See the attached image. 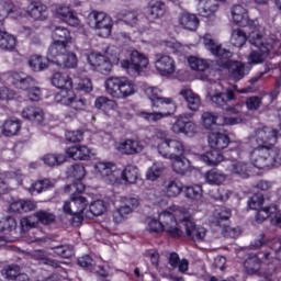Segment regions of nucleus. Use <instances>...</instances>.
Returning <instances> with one entry per match:
<instances>
[{"instance_id": "nucleus-1", "label": "nucleus", "mask_w": 281, "mask_h": 281, "mask_svg": "<svg viewBox=\"0 0 281 281\" xmlns=\"http://www.w3.org/2000/svg\"><path fill=\"white\" fill-rule=\"evenodd\" d=\"M156 139H160L157 144V151L165 159L171 160V168L177 175H188L192 170V165L188 160V155H192V150L186 146L183 140L178 138H166V133L157 132Z\"/></svg>"}, {"instance_id": "nucleus-2", "label": "nucleus", "mask_w": 281, "mask_h": 281, "mask_svg": "<svg viewBox=\"0 0 281 281\" xmlns=\"http://www.w3.org/2000/svg\"><path fill=\"white\" fill-rule=\"evenodd\" d=\"M183 214L184 218L190 216V213L186 211V207L172 205L168 210L158 212V220L151 218L148 221L147 229L151 234H168L172 238H181L183 231L179 227L177 218H181Z\"/></svg>"}, {"instance_id": "nucleus-3", "label": "nucleus", "mask_w": 281, "mask_h": 281, "mask_svg": "<svg viewBox=\"0 0 281 281\" xmlns=\"http://www.w3.org/2000/svg\"><path fill=\"white\" fill-rule=\"evenodd\" d=\"M202 41L204 47L211 50L213 56L220 58L221 65H223V67H227L231 80L238 82L239 80H243L249 71H251V68L243 64V61H229V58H232V52L222 48L221 44H218L212 35L205 34L202 37Z\"/></svg>"}, {"instance_id": "nucleus-4", "label": "nucleus", "mask_w": 281, "mask_h": 281, "mask_svg": "<svg viewBox=\"0 0 281 281\" xmlns=\"http://www.w3.org/2000/svg\"><path fill=\"white\" fill-rule=\"evenodd\" d=\"M248 42L258 50H252L248 57V65H260L265 63L270 52L281 49V42L278 40H269L265 42V27H258L248 34Z\"/></svg>"}, {"instance_id": "nucleus-5", "label": "nucleus", "mask_w": 281, "mask_h": 281, "mask_svg": "<svg viewBox=\"0 0 281 281\" xmlns=\"http://www.w3.org/2000/svg\"><path fill=\"white\" fill-rule=\"evenodd\" d=\"M87 61L91 69L106 76L113 71V65L120 63V48H117V46H110L104 55L90 53L87 55Z\"/></svg>"}, {"instance_id": "nucleus-6", "label": "nucleus", "mask_w": 281, "mask_h": 281, "mask_svg": "<svg viewBox=\"0 0 281 281\" xmlns=\"http://www.w3.org/2000/svg\"><path fill=\"white\" fill-rule=\"evenodd\" d=\"M2 80H9L11 85L15 86V89L24 91L31 102H38L43 98V90L36 86V80L24 72L4 74Z\"/></svg>"}, {"instance_id": "nucleus-7", "label": "nucleus", "mask_w": 281, "mask_h": 281, "mask_svg": "<svg viewBox=\"0 0 281 281\" xmlns=\"http://www.w3.org/2000/svg\"><path fill=\"white\" fill-rule=\"evenodd\" d=\"M248 155L250 164L259 170L278 168V166H281V156L272 147L257 146L254 147Z\"/></svg>"}, {"instance_id": "nucleus-8", "label": "nucleus", "mask_w": 281, "mask_h": 281, "mask_svg": "<svg viewBox=\"0 0 281 281\" xmlns=\"http://www.w3.org/2000/svg\"><path fill=\"white\" fill-rule=\"evenodd\" d=\"M183 192V183L177 178H168L162 181L161 192H155L148 196L154 205L166 207L168 199H177Z\"/></svg>"}, {"instance_id": "nucleus-9", "label": "nucleus", "mask_w": 281, "mask_h": 281, "mask_svg": "<svg viewBox=\"0 0 281 281\" xmlns=\"http://www.w3.org/2000/svg\"><path fill=\"white\" fill-rule=\"evenodd\" d=\"M105 91L111 98L125 100V98L135 95L137 86L134 80H131L127 77H111L105 81Z\"/></svg>"}, {"instance_id": "nucleus-10", "label": "nucleus", "mask_w": 281, "mask_h": 281, "mask_svg": "<svg viewBox=\"0 0 281 281\" xmlns=\"http://www.w3.org/2000/svg\"><path fill=\"white\" fill-rule=\"evenodd\" d=\"M93 170L98 179H102L109 186H122V170L110 161H99L93 165Z\"/></svg>"}, {"instance_id": "nucleus-11", "label": "nucleus", "mask_w": 281, "mask_h": 281, "mask_svg": "<svg viewBox=\"0 0 281 281\" xmlns=\"http://www.w3.org/2000/svg\"><path fill=\"white\" fill-rule=\"evenodd\" d=\"M88 25L91 30H97L102 38H109L113 32V18L102 11H91L88 14Z\"/></svg>"}, {"instance_id": "nucleus-12", "label": "nucleus", "mask_w": 281, "mask_h": 281, "mask_svg": "<svg viewBox=\"0 0 281 281\" xmlns=\"http://www.w3.org/2000/svg\"><path fill=\"white\" fill-rule=\"evenodd\" d=\"M154 108L160 109L161 112H140L139 117L146 120L147 122H159V120H164L166 117H170L175 115L177 111V102L172 98L164 97Z\"/></svg>"}, {"instance_id": "nucleus-13", "label": "nucleus", "mask_w": 281, "mask_h": 281, "mask_svg": "<svg viewBox=\"0 0 281 281\" xmlns=\"http://www.w3.org/2000/svg\"><path fill=\"white\" fill-rule=\"evenodd\" d=\"M55 102L64 106H71L77 113H82L89 109V101L87 99L76 95L74 90L64 89L55 95Z\"/></svg>"}, {"instance_id": "nucleus-14", "label": "nucleus", "mask_w": 281, "mask_h": 281, "mask_svg": "<svg viewBox=\"0 0 281 281\" xmlns=\"http://www.w3.org/2000/svg\"><path fill=\"white\" fill-rule=\"evenodd\" d=\"M94 106L98 111H102L104 120H106L110 125L117 124L119 120L122 117L117 101L113 99L99 97L94 101Z\"/></svg>"}, {"instance_id": "nucleus-15", "label": "nucleus", "mask_w": 281, "mask_h": 281, "mask_svg": "<svg viewBox=\"0 0 281 281\" xmlns=\"http://www.w3.org/2000/svg\"><path fill=\"white\" fill-rule=\"evenodd\" d=\"M63 210L65 214H70V216L87 218V212H89V202L87 201V198L72 192L70 200L64 202Z\"/></svg>"}, {"instance_id": "nucleus-16", "label": "nucleus", "mask_w": 281, "mask_h": 281, "mask_svg": "<svg viewBox=\"0 0 281 281\" xmlns=\"http://www.w3.org/2000/svg\"><path fill=\"white\" fill-rule=\"evenodd\" d=\"M150 60L148 56L139 53V50H132L130 53V60L123 59L121 61V67L126 69L127 74H142L145 69H148Z\"/></svg>"}, {"instance_id": "nucleus-17", "label": "nucleus", "mask_w": 281, "mask_h": 281, "mask_svg": "<svg viewBox=\"0 0 281 281\" xmlns=\"http://www.w3.org/2000/svg\"><path fill=\"white\" fill-rule=\"evenodd\" d=\"M48 60L52 65L61 69H76L78 67V56L75 53L67 52V47L61 50L57 49L56 53L48 50Z\"/></svg>"}, {"instance_id": "nucleus-18", "label": "nucleus", "mask_w": 281, "mask_h": 281, "mask_svg": "<svg viewBox=\"0 0 281 281\" xmlns=\"http://www.w3.org/2000/svg\"><path fill=\"white\" fill-rule=\"evenodd\" d=\"M231 144L233 145L232 148H235V150H233V160L231 161L226 170L227 172H231V175H237L238 177H243V179H247L249 177V165L244 161L234 159L236 155L240 157V150H243L247 145L240 142H235Z\"/></svg>"}, {"instance_id": "nucleus-19", "label": "nucleus", "mask_w": 281, "mask_h": 281, "mask_svg": "<svg viewBox=\"0 0 281 281\" xmlns=\"http://www.w3.org/2000/svg\"><path fill=\"white\" fill-rule=\"evenodd\" d=\"M52 38L53 43L50 44L48 52H52L53 54H56L57 49L63 50L67 45L75 43L71 32L65 26H56L52 31Z\"/></svg>"}, {"instance_id": "nucleus-20", "label": "nucleus", "mask_w": 281, "mask_h": 281, "mask_svg": "<svg viewBox=\"0 0 281 281\" xmlns=\"http://www.w3.org/2000/svg\"><path fill=\"white\" fill-rule=\"evenodd\" d=\"M67 177H69V179H75L77 182L67 186L65 192H77V194H82L86 187L81 181L87 177V169H85V166L80 164L70 166L67 169Z\"/></svg>"}, {"instance_id": "nucleus-21", "label": "nucleus", "mask_w": 281, "mask_h": 281, "mask_svg": "<svg viewBox=\"0 0 281 281\" xmlns=\"http://www.w3.org/2000/svg\"><path fill=\"white\" fill-rule=\"evenodd\" d=\"M233 23L239 27H249L250 32L258 31V27H262L258 24V21L249 19V12L245 7L236 4L231 10Z\"/></svg>"}, {"instance_id": "nucleus-22", "label": "nucleus", "mask_w": 281, "mask_h": 281, "mask_svg": "<svg viewBox=\"0 0 281 281\" xmlns=\"http://www.w3.org/2000/svg\"><path fill=\"white\" fill-rule=\"evenodd\" d=\"M186 212L189 213V216L184 217L183 214H180L178 221H182L184 223V229L188 238H191L194 243H203L204 240H207V229L190 221L191 213L187 209Z\"/></svg>"}, {"instance_id": "nucleus-23", "label": "nucleus", "mask_w": 281, "mask_h": 281, "mask_svg": "<svg viewBox=\"0 0 281 281\" xmlns=\"http://www.w3.org/2000/svg\"><path fill=\"white\" fill-rule=\"evenodd\" d=\"M154 65L156 71L166 78L169 76H172L175 71H177V64L175 61V58H172L170 55H166L162 53H158L154 56Z\"/></svg>"}, {"instance_id": "nucleus-24", "label": "nucleus", "mask_w": 281, "mask_h": 281, "mask_svg": "<svg viewBox=\"0 0 281 281\" xmlns=\"http://www.w3.org/2000/svg\"><path fill=\"white\" fill-rule=\"evenodd\" d=\"M250 139L251 142H256L257 146L273 148L278 143V132L271 127L257 128Z\"/></svg>"}, {"instance_id": "nucleus-25", "label": "nucleus", "mask_w": 281, "mask_h": 281, "mask_svg": "<svg viewBox=\"0 0 281 281\" xmlns=\"http://www.w3.org/2000/svg\"><path fill=\"white\" fill-rule=\"evenodd\" d=\"M55 16L59 19V21H63V23H66V25H70V27H77V30L85 27L82 21L78 18V13L67 5L56 7Z\"/></svg>"}, {"instance_id": "nucleus-26", "label": "nucleus", "mask_w": 281, "mask_h": 281, "mask_svg": "<svg viewBox=\"0 0 281 281\" xmlns=\"http://www.w3.org/2000/svg\"><path fill=\"white\" fill-rule=\"evenodd\" d=\"M241 122L240 117H223L212 112H204L202 114V124L206 128H212L214 124H217V126H234Z\"/></svg>"}, {"instance_id": "nucleus-27", "label": "nucleus", "mask_w": 281, "mask_h": 281, "mask_svg": "<svg viewBox=\"0 0 281 281\" xmlns=\"http://www.w3.org/2000/svg\"><path fill=\"white\" fill-rule=\"evenodd\" d=\"M172 133L176 135H187V137H194L198 133L196 123L188 120V115L181 114L177 117L176 122L171 126Z\"/></svg>"}, {"instance_id": "nucleus-28", "label": "nucleus", "mask_w": 281, "mask_h": 281, "mask_svg": "<svg viewBox=\"0 0 281 281\" xmlns=\"http://www.w3.org/2000/svg\"><path fill=\"white\" fill-rule=\"evenodd\" d=\"M66 157L74 159V161H89L91 157L95 155L93 149L87 147V145H75L67 147L65 150Z\"/></svg>"}, {"instance_id": "nucleus-29", "label": "nucleus", "mask_w": 281, "mask_h": 281, "mask_svg": "<svg viewBox=\"0 0 281 281\" xmlns=\"http://www.w3.org/2000/svg\"><path fill=\"white\" fill-rule=\"evenodd\" d=\"M146 148V143L144 140L137 139H125L117 144L116 150L123 155H137Z\"/></svg>"}, {"instance_id": "nucleus-30", "label": "nucleus", "mask_w": 281, "mask_h": 281, "mask_svg": "<svg viewBox=\"0 0 281 281\" xmlns=\"http://www.w3.org/2000/svg\"><path fill=\"white\" fill-rule=\"evenodd\" d=\"M198 12L200 16L205 19H216L218 12V0H196Z\"/></svg>"}, {"instance_id": "nucleus-31", "label": "nucleus", "mask_w": 281, "mask_h": 281, "mask_svg": "<svg viewBox=\"0 0 281 281\" xmlns=\"http://www.w3.org/2000/svg\"><path fill=\"white\" fill-rule=\"evenodd\" d=\"M25 14L31 16V19H34L35 21H45L47 19V5L36 2V1H31L27 3V5L24 8Z\"/></svg>"}, {"instance_id": "nucleus-32", "label": "nucleus", "mask_w": 281, "mask_h": 281, "mask_svg": "<svg viewBox=\"0 0 281 281\" xmlns=\"http://www.w3.org/2000/svg\"><path fill=\"white\" fill-rule=\"evenodd\" d=\"M78 265L79 267L89 269V271H91L92 273H98L102 278H106V276H109V266L95 265L93 259L89 255L80 257L78 259Z\"/></svg>"}, {"instance_id": "nucleus-33", "label": "nucleus", "mask_w": 281, "mask_h": 281, "mask_svg": "<svg viewBox=\"0 0 281 281\" xmlns=\"http://www.w3.org/2000/svg\"><path fill=\"white\" fill-rule=\"evenodd\" d=\"M179 95L183 97V100L187 102V106L190 111H198L201 109V97L196 92L192 91V89L182 88Z\"/></svg>"}, {"instance_id": "nucleus-34", "label": "nucleus", "mask_w": 281, "mask_h": 281, "mask_svg": "<svg viewBox=\"0 0 281 281\" xmlns=\"http://www.w3.org/2000/svg\"><path fill=\"white\" fill-rule=\"evenodd\" d=\"M50 82L53 87L60 89V91L65 89H74V80L67 72L57 71L53 74Z\"/></svg>"}, {"instance_id": "nucleus-35", "label": "nucleus", "mask_w": 281, "mask_h": 281, "mask_svg": "<svg viewBox=\"0 0 281 281\" xmlns=\"http://www.w3.org/2000/svg\"><path fill=\"white\" fill-rule=\"evenodd\" d=\"M229 177L218 169H211L204 173V181L209 186H225Z\"/></svg>"}, {"instance_id": "nucleus-36", "label": "nucleus", "mask_w": 281, "mask_h": 281, "mask_svg": "<svg viewBox=\"0 0 281 281\" xmlns=\"http://www.w3.org/2000/svg\"><path fill=\"white\" fill-rule=\"evenodd\" d=\"M22 117L33 124H43L45 122V112L41 108L26 106L22 110Z\"/></svg>"}, {"instance_id": "nucleus-37", "label": "nucleus", "mask_w": 281, "mask_h": 281, "mask_svg": "<svg viewBox=\"0 0 281 281\" xmlns=\"http://www.w3.org/2000/svg\"><path fill=\"white\" fill-rule=\"evenodd\" d=\"M7 181H15V186H21L23 183V173L21 171L0 173V195L5 194L9 190Z\"/></svg>"}, {"instance_id": "nucleus-38", "label": "nucleus", "mask_w": 281, "mask_h": 281, "mask_svg": "<svg viewBox=\"0 0 281 281\" xmlns=\"http://www.w3.org/2000/svg\"><path fill=\"white\" fill-rule=\"evenodd\" d=\"M9 210L14 214H25L27 212H34L36 210V203L31 200H14L11 202Z\"/></svg>"}, {"instance_id": "nucleus-39", "label": "nucleus", "mask_w": 281, "mask_h": 281, "mask_svg": "<svg viewBox=\"0 0 281 281\" xmlns=\"http://www.w3.org/2000/svg\"><path fill=\"white\" fill-rule=\"evenodd\" d=\"M8 16H11V19H19V16H23V11L14 4L10 7L5 1L0 0V25L8 19Z\"/></svg>"}, {"instance_id": "nucleus-40", "label": "nucleus", "mask_w": 281, "mask_h": 281, "mask_svg": "<svg viewBox=\"0 0 281 281\" xmlns=\"http://www.w3.org/2000/svg\"><path fill=\"white\" fill-rule=\"evenodd\" d=\"M209 146L215 150H224L229 146V136L223 133H211L209 135Z\"/></svg>"}, {"instance_id": "nucleus-41", "label": "nucleus", "mask_w": 281, "mask_h": 281, "mask_svg": "<svg viewBox=\"0 0 281 281\" xmlns=\"http://www.w3.org/2000/svg\"><path fill=\"white\" fill-rule=\"evenodd\" d=\"M182 192L186 199H190V201H195L198 205L203 203V187L199 184L183 186Z\"/></svg>"}, {"instance_id": "nucleus-42", "label": "nucleus", "mask_w": 281, "mask_h": 281, "mask_svg": "<svg viewBox=\"0 0 281 281\" xmlns=\"http://www.w3.org/2000/svg\"><path fill=\"white\" fill-rule=\"evenodd\" d=\"M49 52H47L46 58L41 55H33L29 58V66L32 71H45L47 67H49V63H52L48 58Z\"/></svg>"}, {"instance_id": "nucleus-43", "label": "nucleus", "mask_w": 281, "mask_h": 281, "mask_svg": "<svg viewBox=\"0 0 281 281\" xmlns=\"http://www.w3.org/2000/svg\"><path fill=\"white\" fill-rule=\"evenodd\" d=\"M179 24L183 30H189V32H194L199 27V18L192 13H181L179 15Z\"/></svg>"}, {"instance_id": "nucleus-44", "label": "nucleus", "mask_w": 281, "mask_h": 281, "mask_svg": "<svg viewBox=\"0 0 281 281\" xmlns=\"http://www.w3.org/2000/svg\"><path fill=\"white\" fill-rule=\"evenodd\" d=\"M209 97L213 102V104H217V106H223L227 104V102H232V100H234L235 98L234 91L232 89H227L226 93L218 92V91L210 92Z\"/></svg>"}, {"instance_id": "nucleus-45", "label": "nucleus", "mask_w": 281, "mask_h": 281, "mask_svg": "<svg viewBox=\"0 0 281 281\" xmlns=\"http://www.w3.org/2000/svg\"><path fill=\"white\" fill-rule=\"evenodd\" d=\"M19 131H21V121L19 120L9 119L1 126L4 137H14V135H19Z\"/></svg>"}, {"instance_id": "nucleus-46", "label": "nucleus", "mask_w": 281, "mask_h": 281, "mask_svg": "<svg viewBox=\"0 0 281 281\" xmlns=\"http://www.w3.org/2000/svg\"><path fill=\"white\" fill-rule=\"evenodd\" d=\"M164 172H166V165L164 162H154L146 171L145 179L147 181H157V179H161L164 177Z\"/></svg>"}, {"instance_id": "nucleus-47", "label": "nucleus", "mask_w": 281, "mask_h": 281, "mask_svg": "<svg viewBox=\"0 0 281 281\" xmlns=\"http://www.w3.org/2000/svg\"><path fill=\"white\" fill-rule=\"evenodd\" d=\"M32 256L35 260L42 262V265H48V267H53L54 269H58L60 265H67L65 261L49 259V254H47L45 250H34Z\"/></svg>"}, {"instance_id": "nucleus-48", "label": "nucleus", "mask_w": 281, "mask_h": 281, "mask_svg": "<svg viewBox=\"0 0 281 281\" xmlns=\"http://www.w3.org/2000/svg\"><path fill=\"white\" fill-rule=\"evenodd\" d=\"M198 157L200 161H203L207 166H218V164L225 159L216 149L207 151L206 154Z\"/></svg>"}, {"instance_id": "nucleus-49", "label": "nucleus", "mask_w": 281, "mask_h": 281, "mask_svg": "<svg viewBox=\"0 0 281 281\" xmlns=\"http://www.w3.org/2000/svg\"><path fill=\"white\" fill-rule=\"evenodd\" d=\"M148 12V18L153 21L162 19V16H166V3L156 1L149 5Z\"/></svg>"}, {"instance_id": "nucleus-50", "label": "nucleus", "mask_w": 281, "mask_h": 281, "mask_svg": "<svg viewBox=\"0 0 281 281\" xmlns=\"http://www.w3.org/2000/svg\"><path fill=\"white\" fill-rule=\"evenodd\" d=\"M137 177H139V169L137 167L130 165L125 167L123 171H121V183H135L137 181Z\"/></svg>"}, {"instance_id": "nucleus-51", "label": "nucleus", "mask_w": 281, "mask_h": 281, "mask_svg": "<svg viewBox=\"0 0 281 281\" xmlns=\"http://www.w3.org/2000/svg\"><path fill=\"white\" fill-rule=\"evenodd\" d=\"M106 212V204L104 201L98 200L92 204H89V209L86 212V218H93V216H102L103 213Z\"/></svg>"}, {"instance_id": "nucleus-52", "label": "nucleus", "mask_w": 281, "mask_h": 281, "mask_svg": "<svg viewBox=\"0 0 281 281\" xmlns=\"http://www.w3.org/2000/svg\"><path fill=\"white\" fill-rule=\"evenodd\" d=\"M7 280L27 281V274L21 273L19 266H9L4 270Z\"/></svg>"}, {"instance_id": "nucleus-53", "label": "nucleus", "mask_w": 281, "mask_h": 281, "mask_svg": "<svg viewBox=\"0 0 281 281\" xmlns=\"http://www.w3.org/2000/svg\"><path fill=\"white\" fill-rule=\"evenodd\" d=\"M133 214V209L128 205H121L113 212V221L114 223H124Z\"/></svg>"}, {"instance_id": "nucleus-54", "label": "nucleus", "mask_w": 281, "mask_h": 281, "mask_svg": "<svg viewBox=\"0 0 281 281\" xmlns=\"http://www.w3.org/2000/svg\"><path fill=\"white\" fill-rule=\"evenodd\" d=\"M261 265L262 263L260 261V258H258V256H252V257H249L244 262V269H245L246 273H248V276H254V274L258 273V271H260Z\"/></svg>"}, {"instance_id": "nucleus-55", "label": "nucleus", "mask_w": 281, "mask_h": 281, "mask_svg": "<svg viewBox=\"0 0 281 281\" xmlns=\"http://www.w3.org/2000/svg\"><path fill=\"white\" fill-rule=\"evenodd\" d=\"M43 161L46 166L54 167L60 166L67 161V155L65 154H46L43 157Z\"/></svg>"}, {"instance_id": "nucleus-56", "label": "nucleus", "mask_w": 281, "mask_h": 281, "mask_svg": "<svg viewBox=\"0 0 281 281\" xmlns=\"http://www.w3.org/2000/svg\"><path fill=\"white\" fill-rule=\"evenodd\" d=\"M268 247H270L271 251L265 254L266 260H271V258L281 260V241H280V239H272L271 241H268Z\"/></svg>"}, {"instance_id": "nucleus-57", "label": "nucleus", "mask_w": 281, "mask_h": 281, "mask_svg": "<svg viewBox=\"0 0 281 281\" xmlns=\"http://www.w3.org/2000/svg\"><path fill=\"white\" fill-rule=\"evenodd\" d=\"M188 64L194 71H207L210 69V61L195 56L189 57Z\"/></svg>"}, {"instance_id": "nucleus-58", "label": "nucleus", "mask_w": 281, "mask_h": 281, "mask_svg": "<svg viewBox=\"0 0 281 281\" xmlns=\"http://www.w3.org/2000/svg\"><path fill=\"white\" fill-rule=\"evenodd\" d=\"M16 47V37L8 32H0V49H14Z\"/></svg>"}, {"instance_id": "nucleus-59", "label": "nucleus", "mask_w": 281, "mask_h": 281, "mask_svg": "<svg viewBox=\"0 0 281 281\" xmlns=\"http://www.w3.org/2000/svg\"><path fill=\"white\" fill-rule=\"evenodd\" d=\"M145 95L150 100L151 106H157L160 100H164V97H161V89L158 87H147L145 89Z\"/></svg>"}, {"instance_id": "nucleus-60", "label": "nucleus", "mask_w": 281, "mask_h": 281, "mask_svg": "<svg viewBox=\"0 0 281 281\" xmlns=\"http://www.w3.org/2000/svg\"><path fill=\"white\" fill-rule=\"evenodd\" d=\"M49 188H54V181H50L49 179H44L33 183L29 189V192H31V194L33 195L41 194L43 190H49Z\"/></svg>"}, {"instance_id": "nucleus-61", "label": "nucleus", "mask_w": 281, "mask_h": 281, "mask_svg": "<svg viewBox=\"0 0 281 281\" xmlns=\"http://www.w3.org/2000/svg\"><path fill=\"white\" fill-rule=\"evenodd\" d=\"M245 43H247V35L245 34V32L239 29L234 30L231 35V44L234 47H243Z\"/></svg>"}, {"instance_id": "nucleus-62", "label": "nucleus", "mask_w": 281, "mask_h": 281, "mask_svg": "<svg viewBox=\"0 0 281 281\" xmlns=\"http://www.w3.org/2000/svg\"><path fill=\"white\" fill-rule=\"evenodd\" d=\"M277 212H278V206L276 205L262 207L258 211L256 215V221L258 223H262L263 221H267V218H269L271 214H276Z\"/></svg>"}, {"instance_id": "nucleus-63", "label": "nucleus", "mask_w": 281, "mask_h": 281, "mask_svg": "<svg viewBox=\"0 0 281 281\" xmlns=\"http://www.w3.org/2000/svg\"><path fill=\"white\" fill-rule=\"evenodd\" d=\"M165 47H168L172 52V54H187L189 47L182 45L181 43L172 40L169 42H164Z\"/></svg>"}, {"instance_id": "nucleus-64", "label": "nucleus", "mask_w": 281, "mask_h": 281, "mask_svg": "<svg viewBox=\"0 0 281 281\" xmlns=\"http://www.w3.org/2000/svg\"><path fill=\"white\" fill-rule=\"evenodd\" d=\"M54 249V254L60 258H72L74 256V246L71 245L57 246Z\"/></svg>"}]
</instances>
